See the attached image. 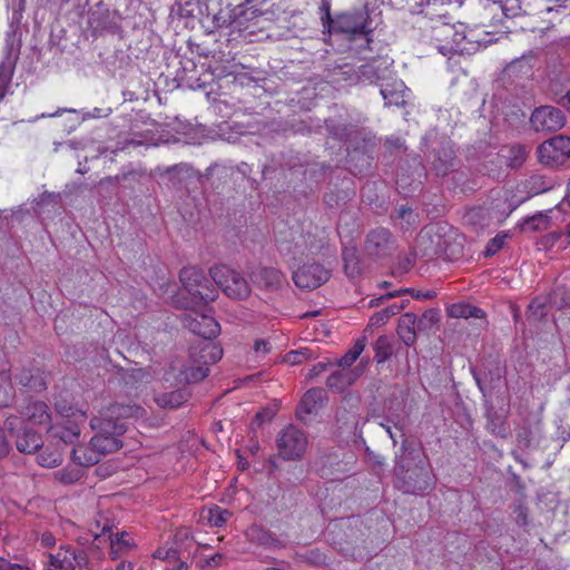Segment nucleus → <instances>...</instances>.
<instances>
[{
    "instance_id": "obj_1",
    "label": "nucleus",
    "mask_w": 570,
    "mask_h": 570,
    "mask_svg": "<svg viewBox=\"0 0 570 570\" xmlns=\"http://www.w3.org/2000/svg\"><path fill=\"white\" fill-rule=\"evenodd\" d=\"M435 483L436 476L422 445L404 439L394 458V488L404 494L423 495L432 491Z\"/></svg>"
},
{
    "instance_id": "obj_2",
    "label": "nucleus",
    "mask_w": 570,
    "mask_h": 570,
    "mask_svg": "<svg viewBox=\"0 0 570 570\" xmlns=\"http://www.w3.org/2000/svg\"><path fill=\"white\" fill-rule=\"evenodd\" d=\"M90 426L97 430L90 440V445L101 455L114 453L122 446L119 438L127 431L125 423L96 416L91 419Z\"/></svg>"
},
{
    "instance_id": "obj_3",
    "label": "nucleus",
    "mask_w": 570,
    "mask_h": 570,
    "mask_svg": "<svg viewBox=\"0 0 570 570\" xmlns=\"http://www.w3.org/2000/svg\"><path fill=\"white\" fill-rule=\"evenodd\" d=\"M179 279L194 304L214 302L218 295L217 288L213 285L212 275L207 276L204 271L195 266L184 267L179 273Z\"/></svg>"
},
{
    "instance_id": "obj_4",
    "label": "nucleus",
    "mask_w": 570,
    "mask_h": 570,
    "mask_svg": "<svg viewBox=\"0 0 570 570\" xmlns=\"http://www.w3.org/2000/svg\"><path fill=\"white\" fill-rule=\"evenodd\" d=\"M210 275L214 283L227 297L237 301L249 297L250 286L239 272L226 265H220L212 267Z\"/></svg>"
},
{
    "instance_id": "obj_5",
    "label": "nucleus",
    "mask_w": 570,
    "mask_h": 570,
    "mask_svg": "<svg viewBox=\"0 0 570 570\" xmlns=\"http://www.w3.org/2000/svg\"><path fill=\"white\" fill-rule=\"evenodd\" d=\"M276 443L278 453L284 460H298L306 450L307 439L303 431L288 425L281 431Z\"/></svg>"
},
{
    "instance_id": "obj_6",
    "label": "nucleus",
    "mask_w": 570,
    "mask_h": 570,
    "mask_svg": "<svg viewBox=\"0 0 570 570\" xmlns=\"http://www.w3.org/2000/svg\"><path fill=\"white\" fill-rule=\"evenodd\" d=\"M539 159L546 165L562 164L570 156V137L554 136L538 147Z\"/></svg>"
},
{
    "instance_id": "obj_7",
    "label": "nucleus",
    "mask_w": 570,
    "mask_h": 570,
    "mask_svg": "<svg viewBox=\"0 0 570 570\" xmlns=\"http://www.w3.org/2000/svg\"><path fill=\"white\" fill-rule=\"evenodd\" d=\"M292 278L298 288L313 291L328 281L330 271L320 263H308L298 267Z\"/></svg>"
},
{
    "instance_id": "obj_8",
    "label": "nucleus",
    "mask_w": 570,
    "mask_h": 570,
    "mask_svg": "<svg viewBox=\"0 0 570 570\" xmlns=\"http://www.w3.org/2000/svg\"><path fill=\"white\" fill-rule=\"evenodd\" d=\"M396 249L395 239L386 228L371 230L365 240V252L374 259H384Z\"/></svg>"
},
{
    "instance_id": "obj_9",
    "label": "nucleus",
    "mask_w": 570,
    "mask_h": 570,
    "mask_svg": "<svg viewBox=\"0 0 570 570\" xmlns=\"http://www.w3.org/2000/svg\"><path fill=\"white\" fill-rule=\"evenodd\" d=\"M530 122L535 131L551 132L564 126L566 117L553 106H540L533 110Z\"/></svg>"
},
{
    "instance_id": "obj_10",
    "label": "nucleus",
    "mask_w": 570,
    "mask_h": 570,
    "mask_svg": "<svg viewBox=\"0 0 570 570\" xmlns=\"http://www.w3.org/2000/svg\"><path fill=\"white\" fill-rule=\"evenodd\" d=\"M183 323L188 331L206 341H212L220 333L218 322L203 313H187L183 317Z\"/></svg>"
},
{
    "instance_id": "obj_11",
    "label": "nucleus",
    "mask_w": 570,
    "mask_h": 570,
    "mask_svg": "<svg viewBox=\"0 0 570 570\" xmlns=\"http://www.w3.org/2000/svg\"><path fill=\"white\" fill-rule=\"evenodd\" d=\"M250 279L261 289L276 292L282 288L285 276L275 267L259 266L250 273Z\"/></svg>"
},
{
    "instance_id": "obj_12",
    "label": "nucleus",
    "mask_w": 570,
    "mask_h": 570,
    "mask_svg": "<svg viewBox=\"0 0 570 570\" xmlns=\"http://www.w3.org/2000/svg\"><path fill=\"white\" fill-rule=\"evenodd\" d=\"M391 66L392 62H389L386 59H374L360 66L358 75L363 80L380 85L381 82H385L386 80L391 79Z\"/></svg>"
},
{
    "instance_id": "obj_13",
    "label": "nucleus",
    "mask_w": 570,
    "mask_h": 570,
    "mask_svg": "<svg viewBox=\"0 0 570 570\" xmlns=\"http://www.w3.org/2000/svg\"><path fill=\"white\" fill-rule=\"evenodd\" d=\"M326 401V392L322 387L308 390L301 399L296 409V416L304 421L307 415L316 414Z\"/></svg>"
},
{
    "instance_id": "obj_14",
    "label": "nucleus",
    "mask_w": 570,
    "mask_h": 570,
    "mask_svg": "<svg viewBox=\"0 0 570 570\" xmlns=\"http://www.w3.org/2000/svg\"><path fill=\"white\" fill-rule=\"evenodd\" d=\"M145 409L136 404L115 403L105 409L100 417L112 420L114 422H124L127 419H139L145 415Z\"/></svg>"
},
{
    "instance_id": "obj_15",
    "label": "nucleus",
    "mask_w": 570,
    "mask_h": 570,
    "mask_svg": "<svg viewBox=\"0 0 570 570\" xmlns=\"http://www.w3.org/2000/svg\"><path fill=\"white\" fill-rule=\"evenodd\" d=\"M250 543L265 549L274 550L284 548V543L269 530L258 524H252L245 532Z\"/></svg>"
},
{
    "instance_id": "obj_16",
    "label": "nucleus",
    "mask_w": 570,
    "mask_h": 570,
    "mask_svg": "<svg viewBox=\"0 0 570 570\" xmlns=\"http://www.w3.org/2000/svg\"><path fill=\"white\" fill-rule=\"evenodd\" d=\"M537 62V53L532 50L510 61L503 69L509 78H523L532 73Z\"/></svg>"
},
{
    "instance_id": "obj_17",
    "label": "nucleus",
    "mask_w": 570,
    "mask_h": 570,
    "mask_svg": "<svg viewBox=\"0 0 570 570\" xmlns=\"http://www.w3.org/2000/svg\"><path fill=\"white\" fill-rule=\"evenodd\" d=\"M432 155V168L438 176H445L454 168L455 153L449 142L442 144L438 149H434Z\"/></svg>"
},
{
    "instance_id": "obj_18",
    "label": "nucleus",
    "mask_w": 570,
    "mask_h": 570,
    "mask_svg": "<svg viewBox=\"0 0 570 570\" xmlns=\"http://www.w3.org/2000/svg\"><path fill=\"white\" fill-rule=\"evenodd\" d=\"M405 91L406 87L404 82L393 77L380 83V92L386 106H403L405 104Z\"/></svg>"
},
{
    "instance_id": "obj_19",
    "label": "nucleus",
    "mask_w": 570,
    "mask_h": 570,
    "mask_svg": "<svg viewBox=\"0 0 570 570\" xmlns=\"http://www.w3.org/2000/svg\"><path fill=\"white\" fill-rule=\"evenodd\" d=\"M433 32L436 40L459 46V48H462V41L468 38L466 28L460 22L456 24L440 23L434 27Z\"/></svg>"
},
{
    "instance_id": "obj_20",
    "label": "nucleus",
    "mask_w": 570,
    "mask_h": 570,
    "mask_svg": "<svg viewBox=\"0 0 570 570\" xmlns=\"http://www.w3.org/2000/svg\"><path fill=\"white\" fill-rule=\"evenodd\" d=\"M337 23L342 32L351 33L353 37L361 36L368 41L365 18L362 12L345 13L338 17Z\"/></svg>"
},
{
    "instance_id": "obj_21",
    "label": "nucleus",
    "mask_w": 570,
    "mask_h": 570,
    "mask_svg": "<svg viewBox=\"0 0 570 570\" xmlns=\"http://www.w3.org/2000/svg\"><path fill=\"white\" fill-rule=\"evenodd\" d=\"M363 373L361 366L352 370H337L333 372L326 380V385L335 392H343L348 386L353 385Z\"/></svg>"
},
{
    "instance_id": "obj_22",
    "label": "nucleus",
    "mask_w": 570,
    "mask_h": 570,
    "mask_svg": "<svg viewBox=\"0 0 570 570\" xmlns=\"http://www.w3.org/2000/svg\"><path fill=\"white\" fill-rule=\"evenodd\" d=\"M62 203L60 193L43 191L32 200L31 209L26 213L41 218L45 213L56 212Z\"/></svg>"
},
{
    "instance_id": "obj_23",
    "label": "nucleus",
    "mask_w": 570,
    "mask_h": 570,
    "mask_svg": "<svg viewBox=\"0 0 570 570\" xmlns=\"http://www.w3.org/2000/svg\"><path fill=\"white\" fill-rule=\"evenodd\" d=\"M89 24L95 35L104 32L115 35L120 30L115 17L107 9L92 11L89 16Z\"/></svg>"
},
{
    "instance_id": "obj_24",
    "label": "nucleus",
    "mask_w": 570,
    "mask_h": 570,
    "mask_svg": "<svg viewBox=\"0 0 570 570\" xmlns=\"http://www.w3.org/2000/svg\"><path fill=\"white\" fill-rule=\"evenodd\" d=\"M397 335L406 346H413L416 342V315L414 313L403 314L397 324Z\"/></svg>"
},
{
    "instance_id": "obj_25",
    "label": "nucleus",
    "mask_w": 570,
    "mask_h": 570,
    "mask_svg": "<svg viewBox=\"0 0 570 570\" xmlns=\"http://www.w3.org/2000/svg\"><path fill=\"white\" fill-rule=\"evenodd\" d=\"M223 356V350L212 341L205 342L198 350L191 351L195 362L206 366L217 363Z\"/></svg>"
},
{
    "instance_id": "obj_26",
    "label": "nucleus",
    "mask_w": 570,
    "mask_h": 570,
    "mask_svg": "<svg viewBox=\"0 0 570 570\" xmlns=\"http://www.w3.org/2000/svg\"><path fill=\"white\" fill-rule=\"evenodd\" d=\"M22 416L32 424L46 425L50 422L48 406L42 401H30L21 412Z\"/></svg>"
},
{
    "instance_id": "obj_27",
    "label": "nucleus",
    "mask_w": 570,
    "mask_h": 570,
    "mask_svg": "<svg viewBox=\"0 0 570 570\" xmlns=\"http://www.w3.org/2000/svg\"><path fill=\"white\" fill-rule=\"evenodd\" d=\"M12 45H8V53L4 61L0 65V102L7 95L8 88L12 81L13 70L18 56L11 57Z\"/></svg>"
},
{
    "instance_id": "obj_28",
    "label": "nucleus",
    "mask_w": 570,
    "mask_h": 570,
    "mask_svg": "<svg viewBox=\"0 0 570 570\" xmlns=\"http://www.w3.org/2000/svg\"><path fill=\"white\" fill-rule=\"evenodd\" d=\"M190 393L186 389H178L170 392H164L155 397L158 406L164 409H177L189 399Z\"/></svg>"
},
{
    "instance_id": "obj_29",
    "label": "nucleus",
    "mask_w": 570,
    "mask_h": 570,
    "mask_svg": "<svg viewBox=\"0 0 570 570\" xmlns=\"http://www.w3.org/2000/svg\"><path fill=\"white\" fill-rule=\"evenodd\" d=\"M396 341L393 336L381 335L373 344L374 360L382 364L390 360L395 352Z\"/></svg>"
},
{
    "instance_id": "obj_30",
    "label": "nucleus",
    "mask_w": 570,
    "mask_h": 570,
    "mask_svg": "<svg viewBox=\"0 0 570 570\" xmlns=\"http://www.w3.org/2000/svg\"><path fill=\"white\" fill-rule=\"evenodd\" d=\"M487 430L499 438L507 439L510 435L505 420L498 414L492 405L487 410Z\"/></svg>"
},
{
    "instance_id": "obj_31",
    "label": "nucleus",
    "mask_w": 570,
    "mask_h": 570,
    "mask_svg": "<svg viewBox=\"0 0 570 570\" xmlns=\"http://www.w3.org/2000/svg\"><path fill=\"white\" fill-rule=\"evenodd\" d=\"M101 456L102 455L91 445L90 448L85 445H77L71 451V458L73 462L83 466L97 464L101 460Z\"/></svg>"
},
{
    "instance_id": "obj_32",
    "label": "nucleus",
    "mask_w": 570,
    "mask_h": 570,
    "mask_svg": "<svg viewBox=\"0 0 570 570\" xmlns=\"http://www.w3.org/2000/svg\"><path fill=\"white\" fill-rule=\"evenodd\" d=\"M16 445L19 452L31 454L41 448V436L32 431H24L17 438Z\"/></svg>"
},
{
    "instance_id": "obj_33",
    "label": "nucleus",
    "mask_w": 570,
    "mask_h": 570,
    "mask_svg": "<svg viewBox=\"0 0 570 570\" xmlns=\"http://www.w3.org/2000/svg\"><path fill=\"white\" fill-rule=\"evenodd\" d=\"M448 315L453 318H482L484 312L466 303H456L448 307Z\"/></svg>"
},
{
    "instance_id": "obj_34",
    "label": "nucleus",
    "mask_w": 570,
    "mask_h": 570,
    "mask_svg": "<svg viewBox=\"0 0 570 570\" xmlns=\"http://www.w3.org/2000/svg\"><path fill=\"white\" fill-rule=\"evenodd\" d=\"M52 435L61 440L65 444L75 445L80 436V429L77 424L68 422L66 425H57L51 429Z\"/></svg>"
},
{
    "instance_id": "obj_35",
    "label": "nucleus",
    "mask_w": 570,
    "mask_h": 570,
    "mask_svg": "<svg viewBox=\"0 0 570 570\" xmlns=\"http://www.w3.org/2000/svg\"><path fill=\"white\" fill-rule=\"evenodd\" d=\"M406 303H409V299H404L400 304L394 303L374 313L370 318L368 326L379 327L381 325H384L393 315L399 314L403 308H405Z\"/></svg>"
},
{
    "instance_id": "obj_36",
    "label": "nucleus",
    "mask_w": 570,
    "mask_h": 570,
    "mask_svg": "<svg viewBox=\"0 0 570 570\" xmlns=\"http://www.w3.org/2000/svg\"><path fill=\"white\" fill-rule=\"evenodd\" d=\"M99 57L101 62L112 71L121 69L124 66L128 65L129 61V57L122 49H116L111 55L104 52L100 53Z\"/></svg>"
},
{
    "instance_id": "obj_37",
    "label": "nucleus",
    "mask_w": 570,
    "mask_h": 570,
    "mask_svg": "<svg viewBox=\"0 0 570 570\" xmlns=\"http://www.w3.org/2000/svg\"><path fill=\"white\" fill-rule=\"evenodd\" d=\"M550 226V217L544 213H537L523 220L522 229L524 232L546 230Z\"/></svg>"
},
{
    "instance_id": "obj_38",
    "label": "nucleus",
    "mask_w": 570,
    "mask_h": 570,
    "mask_svg": "<svg viewBox=\"0 0 570 570\" xmlns=\"http://www.w3.org/2000/svg\"><path fill=\"white\" fill-rule=\"evenodd\" d=\"M529 155V149L524 145H513L509 148L508 166L511 168L521 167Z\"/></svg>"
},
{
    "instance_id": "obj_39",
    "label": "nucleus",
    "mask_w": 570,
    "mask_h": 570,
    "mask_svg": "<svg viewBox=\"0 0 570 570\" xmlns=\"http://www.w3.org/2000/svg\"><path fill=\"white\" fill-rule=\"evenodd\" d=\"M85 560L86 558L83 551L77 553L75 550L68 547L65 549V554L61 557V564H59V569H73L75 562L80 566L82 562H85Z\"/></svg>"
},
{
    "instance_id": "obj_40",
    "label": "nucleus",
    "mask_w": 570,
    "mask_h": 570,
    "mask_svg": "<svg viewBox=\"0 0 570 570\" xmlns=\"http://www.w3.org/2000/svg\"><path fill=\"white\" fill-rule=\"evenodd\" d=\"M13 387L11 384V376L9 372H0V405H8L9 400L12 396Z\"/></svg>"
},
{
    "instance_id": "obj_41",
    "label": "nucleus",
    "mask_w": 570,
    "mask_h": 570,
    "mask_svg": "<svg viewBox=\"0 0 570 570\" xmlns=\"http://www.w3.org/2000/svg\"><path fill=\"white\" fill-rule=\"evenodd\" d=\"M250 2L247 1L245 4L238 6L235 10V21L238 24H243L245 21H250L261 16V11L253 7H248Z\"/></svg>"
},
{
    "instance_id": "obj_42",
    "label": "nucleus",
    "mask_w": 570,
    "mask_h": 570,
    "mask_svg": "<svg viewBox=\"0 0 570 570\" xmlns=\"http://www.w3.org/2000/svg\"><path fill=\"white\" fill-rule=\"evenodd\" d=\"M570 87V77L562 76L560 79H553L550 82L549 90L553 96V100L557 102V99H561L562 95L566 94V90Z\"/></svg>"
},
{
    "instance_id": "obj_43",
    "label": "nucleus",
    "mask_w": 570,
    "mask_h": 570,
    "mask_svg": "<svg viewBox=\"0 0 570 570\" xmlns=\"http://www.w3.org/2000/svg\"><path fill=\"white\" fill-rule=\"evenodd\" d=\"M146 176V169L142 167H129V168H122L121 173L115 176V179L117 181H126V180H134V181H140L141 178Z\"/></svg>"
},
{
    "instance_id": "obj_44",
    "label": "nucleus",
    "mask_w": 570,
    "mask_h": 570,
    "mask_svg": "<svg viewBox=\"0 0 570 570\" xmlns=\"http://www.w3.org/2000/svg\"><path fill=\"white\" fill-rule=\"evenodd\" d=\"M439 321V314L435 309H428L423 313V315L417 320L416 318V327L419 332H424L429 330L434 323Z\"/></svg>"
},
{
    "instance_id": "obj_45",
    "label": "nucleus",
    "mask_w": 570,
    "mask_h": 570,
    "mask_svg": "<svg viewBox=\"0 0 570 570\" xmlns=\"http://www.w3.org/2000/svg\"><path fill=\"white\" fill-rule=\"evenodd\" d=\"M395 219L405 222L406 226H412L416 223L417 215L409 205H400L395 210Z\"/></svg>"
},
{
    "instance_id": "obj_46",
    "label": "nucleus",
    "mask_w": 570,
    "mask_h": 570,
    "mask_svg": "<svg viewBox=\"0 0 570 570\" xmlns=\"http://www.w3.org/2000/svg\"><path fill=\"white\" fill-rule=\"evenodd\" d=\"M507 238V234H498L491 238L485 246L484 256L490 257L497 254L503 247Z\"/></svg>"
},
{
    "instance_id": "obj_47",
    "label": "nucleus",
    "mask_w": 570,
    "mask_h": 570,
    "mask_svg": "<svg viewBox=\"0 0 570 570\" xmlns=\"http://www.w3.org/2000/svg\"><path fill=\"white\" fill-rule=\"evenodd\" d=\"M343 259L345 263V272L348 275L354 276L355 274L360 273V266H358V262L356 259L354 249L345 250L343 253Z\"/></svg>"
},
{
    "instance_id": "obj_48",
    "label": "nucleus",
    "mask_w": 570,
    "mask_h": 570,
    "mask_svg": "<svg viewBox=\"0 0 570 570\" xmlns=\"http://www.w3.org/2000/svg\"><path fill=\"white\" fill-rule=\"evenodd\" d=\"M209 373V367L200 364L198 366H191L186 372V380L189 383H197L202 380H204Z\"/></svg>"
},
{
    "instance_id": "obj_49",
    "label": "nucleus",
    "mask_w": 570,
    "mask_h": 570,
    "mask_svg": "<svg viewBox=\"0 0 570 570\" xmlns=\"http://www.w3.org/2000/svg\"><path fill=\"white\" fill-rule=\"evenodd\" d=\"M546 315V305L538 298L531 301L528 306V318L541 320Z\"/></svg>"
},
{
    "instance_id": "obj_50",
    "label": "nucleus",
    "mask_w": 570,
    "mask_h": 570,
    "mask_svg": "<svg viewBox=\"0 0 570 570\" xmlns=\"http://www.w3.org/2000/svg\"><path fill=\"white\" fill-rule=\"evenodd\" d=\"M230 512L228 510H222L216 507L214 510L209 511V522L214 527H222L230 517Z\"/></svg>"
},
{
    "instance_id": "obj_51",
    "label": "nucleus",
    "mask_w": 570,
    "mask_h": 570,
    "mask_svg": "<svg viewBox=\"0 0 570 570\" xmlns=\"http://www.w3.org/2000/svg\"><path fill=\"white\" fill-rule=\"evenodd\" d=\"M391 423L399 430H403V422L402 420L397 419V420H394V419H383L382 421L379 422V425L382 426L386 433L390 435L391 440H392V443L393 445H396L397 444V439H396V435L395 433L392 431V426H391Z\"/></svg>"
},
{
    "instance_id": "obj_52",
    "label": "nucleus",
    "mask_w": 570,
    "mask_h": 570,
    "mask_svg": "<svg viewBox=\"0 0 570 570\" xmlns=\"http://www.w3.org/2000/svg\"><path fill=\"white\" fill-rule=\"evenodd\" d=\"M193 173V167L187 164H177L170 167H167L165 174L170 176V179H175L176 177L180 180L179 176H190Z\"/></svg>"
},
{
    "instance_id": "obj_53",
    "label": "nucleus",
    "mask_w": 570,
    "mask_h": 570,
    "mask_svg": "<svg viewBox=\"0 0 570 570\" xmlns=\"http://www.w3.org/2000/svg\"><path fill=\"white\" fill-rule=\"evenodd\" d=\"M309 357L308 348H301L296 351H291L285 355L284 361L291 365H296L303 363L305 360Z\"/></svg>"
},
{
    "instance_id": "obj_54",
    "label": "nucleus",
    "mask_w": 570,
    "mask_h": 570,
    "mask_svg": "<svg viewBox=\"0 0 570 570\" xmlns=\"http://www.w3.org/2000/svg\"><path fill=\"white\" fill-rule=\"evenodd\" d=\"M330 132L338 140H347L351 136V127L345 124L327 125Z\"/></svg>"
},
{
    "instance_id": "obj_55",
    "label": "nucleus",
    "mask_w": 570,
    "mask_h": 570,
    "mask_svg": "<svg viewBox=\"0 0 570 570\" xmlns=\"http://www.w3.org/2000/svg\"><path fill=\"white\" fill-rule=\"evenodd\" d=\"M513 513L515 514V522L518 525L525 527L528 524V508L522 501L514 504Z\"/></svg>"
},
{
    "instance_id": "obj_56",
    "label": "nucleus",
    "mask_w": 570,
    "mask_h": 570,
    "mask_svg": "<svg viewBox=\"0 0 570 570\" xmlns=\"http://www.w3.org/2000/svg\"><path fill=\"white\" fill-rule=\"evenodd\" d=\"M180 79L186 83L187 87L191 89L205 88V81H203L199 77L189 75L187 67L184 68Z\"/></svg>"
},
{
    "instance_id": "obj_57",
    "label": "nucleus",
    "mask_w": 570,
    "mask_h": 570,
    "mask_svg": "<svg viewBox=\"0 0 570 570\" xmlns=\"http://www.w3.org/2000/svg\"><path fill=\"white\" fill-rule=\"evenodd\" d=\"M431 4H435V0H409V8L412 14L423 13Z\"/></svg>"
},
{
    "instance_id": "obj_58",
    "label": "nucleus",
    "mask_w": 570,
    "mask_h": 570,
    "mask_svg": "<svg viewBox=\"0 0 570 570\" xmlns=\"http://www.w3.org/2000/svg\"><path fill=\"white\" fill-rule=\"evenodd\" d=\"M517 441L521 449H529L532 442V431L528 426H523L517 434Z\"/></svg>"
},
{
    "instance_id": "obj_59",
    "label": "nucleus",
    "mask_w": 570,
    "mask_h": 570,
    "mask_svg": "<svg viewBox=\"0 0 570 570\" xmlns=\"http://www.w3.org/2000/svg\"><path fill=\"white\" fill-rule=\"evenodd\" d=\"M128 534L126 532L117 533L115 538L111 539L110 554L112 559L118 557L116 546L128 547L129 542L127 540Z\"/></svg>"
},
{
    "instance_id": "obj_60",
    "label": "nucleus",
    "mask_w": 570,
    "mask_h": 570,
    "mask_svg": "<svg viewBox=\"0 0 570 570\" xmlns=\"http://www.w3.org/2000/svg\"><path fill=\"white\" fill-rule=\"evenodd\" d=\"M320 10L322 12V21L327 24L330 29L334 28L335 21L331 18V4L328 0H322Z\"/></svg>"
},
{
    "instance_id": "obj_61",
    "label": "nucleus",
    "mask_w": 570,
    "mask_h": 570,
    "mask_svg": "<svg viewBox=\"0 0 570 570\" xmlns=\"http://www.w3.org/2000/svg\"><path fill=\"white\" fill-rule=\"evenodd\" d=\"M154 558L160 560L177 559V550L171 548H159L154 552Z\"/></svg>"
},
{
    "instance_id": "obj_62",
    "label": "nucleus",
    "mask_w": 570,
    "mask_h": 570,
    "mask_svg": "<svg viewBox=\"0 0 570 570\" xmlns=\"http://www.w3.org/2000/svg\"><path fill=\"white\" fill-rule=\"evenodd\" d=\"M254 351L258 357L265 356L271 352V344L264 338L256 340Z\"/></svg>"
},
{
    "instance_id": "obj_63",
    "label": "nucleus",
    "mask_w": 570,
    "mask_h": 570,
    "mask_svg": "<svg viewBox=\"0 0 570 570\" xmlns=\"http://www.w3.org/2000/svg\"><path fill=\"white\" fill-rule=\"evenodd\" d=\"M357 360V357L348 350L338 361L337 365L342 370H352V364Z\"/></svg>"
},
{
    "instance_id": "obj_64",
    "label": "nucleus",
    "mask_w": 570,
    "mask_h": 570,
    "mask_svg": "<svg viewBox=\"0 0 570 570\" xmlns=\"http://www.w3.org/2000/svg\"><path fill=\"white\" fill-rule=\"evenodd\" d=\"M274 415L275 412L273 410L264 409L256 413L254 422H257L258 425H262L264 422H269Z\"/></svg>"
}]
</instances>
